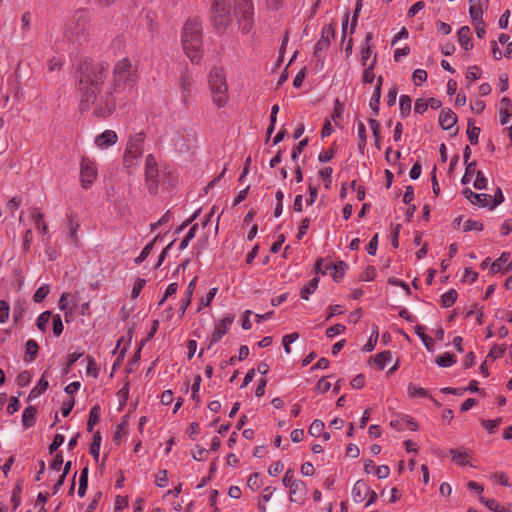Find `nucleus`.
Here are the masks:
<instances>
[{
	"mask_svg": "<svg viewBox=\"0 0 512 512\" xmlns=\"http://www.w3.org/2000/svg\"><path fill=\"white\" fill-rule=\"evenodd\" d=\"M106 72L107 67L104 64L86 66L79 77L81 110H88L93 106L94 113L99 117L109 116L114 111L117 100L132 96L138 79L136 66L129 59L122 58L115 63L111 85L103 92Z\"/></svg>",
	"mask_w": 512,
	"mask_h": 512,
	"instance_id": "1",
	"label": "nucleus"
},
{
	"mask_svg": "<svg viewBox=\"0 0 512 512\" xmlns=\"http://www.w3.org/2000/svg\"><path fill=\"white\" fill-rule=\"evenodd\" d=\"M202 22L198 18H189L181 34V43L184 53L192 61L197 63L202 55Z\"/></svg>",
	"mask_w": 512,
	"mask_h": 512,
	"instance_id": "2",
	"label": "nucleus"
},
{
	"mask_svg": "<svg viewBox=\"0 0 512 512\" xmlns=\"http://www.w3.org/2000/svg\"><path fill=\"white\" fill-rule=\"evenodd\" d=\"M208 84L213 103L218 107L225 106L229 96L224 71L220 68H213L208 76Z\"/></svg>",
	"mask_w": 512,
	"mask_h": 512,
	"instance_id": "3",
	"label": "nucleus"
},
{
	"mask_svg": "<svg viewBox=\"0 0 512 512\" xmlns=\"http://www.w3.org/2000/svg\"><path fill=\"white\" fill-rule=\"evenodd\" d=\"M144 137L141 133L131 136L123 155V167L128 173L139 166L143 153Z\"/></svg>",
	"mask_w": 512,
	"mask_h": 512,
	"instance_id": "4",
	"label": "nucleus"
},
{
	"mask_svg": "<svg viewBox=\"0 0 512 512\" xmlns=\"http://www.w3.org/2000/svg\"><path fill=\"white\" fill-rule=\"evenodd\" d=\"M230 0H214L212 8V22L219 31H224L231 23Z\"/></svg>",
	"mask_w": 512,
	"mask_h": 512,
	"instance_id": "5",
	"label": "nucleus"
},
{
	"mask_svg": "<svg viewBox=\"0 0 512 512\" xmlns=\"http://www.w3.org/2000/svg\"><path fill=\"white\" fill-rule=\"evenodd\" d=\"M98 176L97 165L94 160L82 157L80 162V183L83 189H89Z\"/></svg>",
	"mask_w": 512,
	"mask_h": 512,
	"instance_id": "6",
	"label": "nucleus"
},
{
	"mask_svg": "<svg viewBox=\"0 0 512 512\" xmlns=\"http://www.w3.org/2000/svg\"><path fill=\"white\" fill-rule=\"evenodd\" d=\"M172 142L179 152H187L196 144V133L192 129H181L172 137Z\"/></svg>",
	"mask_w": 512,
	"mask_h": 512,
	"instance_id": "7",
	"label": "nucleus"
},
{
	"mask_svg": "<svg viewBox=\"0 0 512 512\" xmlns=\"http://www.w3.org/2000/svg\"><path fill=\"white\" fill-rule=\"evenodd\" d=\"M235 11L240 16L241 29L248 32L251 29L254 14L251 0H239Z\"/></svg>",
	"mask_w": 512,
	"mask_h": 512,
	"instance_id": "8",
	"label": "nucleus"
},
{
	"mask_svg": "<svg viewBox=\"0 0 512 512\" xmlns=\"http://www.w3.org/2000/svg\"><path fill=\"white\" fill-rule=\"evenodd\" d=\"M158 165L155 157L149 154L145 160V180L150 192L155 193L158 186Z\"/></svg>",
	"mask_w": 512,
	"mask_h": 512,
	"instance_id": "9",
	"label": "nucleus"
},
{
	"mask_svg": "<svg viewBox=\"0 0 512 512\" xmlns=\"http://www.w3.org/2000/svg\"><path fill=\"white\" fill-rule=\"evenodd\" d=\"M333 37L334 28L332 25H325L321 31V38L316 42L314 47V55L316 57H320V54L328 49Z\"/></svg>",
	"mask_w": 512,
	"mask_h": 512,
	"instance_id": "10",
	"label": "nucleus"
},
{
	"mask_svg": "<svg viewBox=\"0 0 512 512\" xmlns=\"http://www.w3.org/2000/svg\"><path fill=\"white\" fill-rule=\"evenodd\" d=\"M234 321L233 315H226L222 320H220L216 326L215 330L211 337V344L219 341L229 330L231 324Z\"/></svg>",
	"mask_w": 512,
	"mask_h": 512,
	"instance_id": "11",
	"label": "nucleus"
},
{
	"mask_svg": "<svg viewBox=\"0 0 512 512\" xmlns=\"http://www.w3.org/2000/svg\"><path fill=\"white\" fill-rule=\"evenodd\" d=\"M118 140L117 133L113 130H105L95 137L94 143L98 148L104 149L116 144Z\"/></svg>",
	"mask_w": 512,
	"mask_h": 512,
	"instance_id": "12",
	"label": "nucleus"
},
{
	"mask_svg": "<svg viewBox=\"0 0 512 512\" xmlns=\"http://www.w3.org/2000/svg\"><path fill=\"white\" fill-rule=\"evenodd\" d=\"M290 489V501L298 504H303L306 498V485L302 480H297L292 484Z\"/></svg>",
	"mask_w": 512,
	"mask_h": 512,
	"instance_id": "13",
	"label": "nucleus"
},
{
	"mask_svg": "<svg viewBox=\"0 0 512 512\" xmlns=\"http://www.w3.org/2000/svg\"><path fill=\"white\" fill-rule=\"evenodd\" d=\"M369 493V485L363 480H358L352 488V499L355 503H362Z\"/></svg>",
	"mask_w": 512,
	"mask_h": 512,
	"instance_id": "14",
	"label": "nucleus"
},
{
	"mask_svg": "<svg viewBox=\"0 0 512 512\" xmlns=\"http://www.w3.org/2000/svg\"><path fill=\"white\" fill-rule=\"evenodd\" d=\"M463 194L472 204L482 207L489 206L492 199L491 195L478 194L469 188L464 189Z\"/></svg>",
	"mask_w": 512,
	"mask_h": 512,
	"instance_id": "15",
	"label": "nucleus"
},
{
	"mask_svg": "<svg viewBox=\"0 0 512 512\" xmlns=\"http://www.w3.org/2000/svg\"><path fill=\"white\" fill-rule=\"evenodd\" d=\"M193 78L188 72H183L179 79V88L182 94L183 102L187 103L188 98L191 95L193 87Z\"/></svg>",
	"mask_w": 512,
	"mask_h": 512,
	"instance_id": "16",
	"label": "nucleus"
},
{
	"mask_svg": "<svg viewBox=\"0 0 512 512\" xmlns=\"http://www.w3.org/2000/svg\"><path fill=\"white\" fill-rule=\"evenodd\" d=\"M512 269V260L509 253H502V255L491 264V272H507Z\"/></svg>",
	"mask_w": 512,
	"mask_h": 512,
	"instance_id": "17",
	"label": "nucleus"
},
{
	"mask_svg": "<svg viewBox=\"0 0 512 512\" xmlns=\"http://www.w3.org/2000/svg\"><path fill=\"white\" fill-rule=\"evenodd\" d=\"M457 122L456 114L449 108H445L440 112L439 124L444 130L451 129Z\"/></svg>",
	"mask_w": 512,
	"mask_h": 512,
	"instance_id": "18",
	"label": "nucleus"
},
{
	"mask_svg": "<svg viewBox=\"0 0 512 512\" xmlns=\"http://www.w3.org/2000/svg\"><path fill=\"white\" fill-rule=\"evenodd\" d=\"M483 0H470L469 13L473 22L483 21Z\"/></svg>",
	"mask_w": 512,
	"mask_h": 512,
	"instance_id": "19",
	"label": "nucleus"
},
{
	"mask_svg": "<svg viewBox=\"0 0 512 512\" xmlns=\"http://www.w3.org/2000/svg\"><path fill=\"white\" fill-rule=\"evenodd\" d=\"M346 269L347 264L343 261H339L337 263L329 262L326 264V270L331 271L330 274L336 281L344 276Z\"/></svg>",
	"mask_w": 512,
	"mask_h": 512,
	"instance_id": "20",
	"label": "nucleus"
},
{
	"mask_svg": "<svg viewBox=\"0 0 512 512\" xmlns=\"http://www.w3.org/2000/svg\"><path fill=\"white\" fill-rule=\"evenodd\" d=\"M458 42L459 44L465 49L470 50L473 47V44L471 42V31L468 26H462L458 32Z\"/></svg>",
	"mask_w": 512,
	"mask_h": 512,
	"instance_id": "21",
	"label": "nucleus"
},
{
	"mask_svg": "<svg viewBox=\"0 0 512 512\" xmlns=\"http://www.w3.org/2000/svg\"><path fill=\"white\" fill-rule=\"evenodd\" d=\"M449 454L452 461L457 465L464 466L469 463L470 454L466 450L450 449Z\"/></svg>",
	"mask_w": 512,
	"mask_h": 512,
	"instance_id": "22",
	"label": "nucleus"
},
{
	"mask_svg": "<svg viewBox=\"0 0 512 512\" xmlns=\"http://www.w3.org/2000/svg\"><path fill=\"white\" fill-rule=\"evenodd\" d=\"M77 300L75 297H72L69 293H63L59 300V308L62 311L72 310L76 307Z\"/></svg>",
	"mask_w": 512,
	"mask_h": 512,
	"instance_id": "23",
	"label": "nucleus"
},
{
	"mask_svg": "<svg viewBox=\"0 0 512 512\" xmlns=\"http://www.w3.org/2000/svg\"><path fill=\"white\" fill-rule=\"evenodd\" d=\"M37 410L33 406L27 407L22 414V424L25 428H30L34 425Z\"/></svg>",
	"mask_w": 512,
	"mask_h": 512,
	"instance_id": "24",
	"label": "nucleus"
},
{
	"mask_svg": "<svg viewBox=\"0 0 512 512\" xmlns=\"http://www.w3.org/2000/svg\"><path fill=\"white\" fill-rule=\"evenodd\" d=\"M32 219L35 223V226H36V229L43 233V234H46L47 231H48V226L44 223L43 219H44V214L39 210V209H34L33 212H32Z\"/></svg>",
	"mask_w": 512,
	"mask_h": 512,
	"instance_id": "25",
	"label": "nucleus"
},
{
	"mask_svg": "<svg viewBox=\"0 0 512 512\" xmlns=\"http://www.w3.org/2000/svg\"><path fill=\"white\" fill-rule=\"evenodd\" d=\"M376 61H377V58H376V55H374V57H373L372 61L369 63V65L364 66V72H363V76H362L364 83L370 84L376 78L375 73H374V66L376 64Z\"/></svg>",
	"mask_w": 512,
	"mask_h": 512,
	"instance_id": "26",
	"label": "nucleus"
},
{
	"mask_svg": "<svg viewBox=\"0 0 512 512\" xmlns=\"http://www.w3.org/2000/svg\"><path fill=\"white\" fill-rule=\"evenodd\" d=\"M392 360V354L390 351H383L378 353L374 358L373 362L378 367V369L382 370L385 368L388 362Z\"/></svg>",
	"mask_w": 512,
	"mask_h": 512,
	"instance_id": "27",
	"label": "nucleus"
},
{
	"mask_svg": "<svg viewBox=\"0 0 512 512\" xmlns=\"http://www.w3.org/2000/svg\"><path fill=\"white\" fill-rule=\"evenodd\" d=\"M370 129L372 130L373 136L375 138V147L380 150L381 149V136H380V130L381 125L379 121H377L374 118L369 119L368 121Z\"/></svg>",
	"mask_w": 512,
	"mask_h": 512,
	"instance_id": "28",
	"label": "nucleus"
},
{
	"mask_svg": "<svg viewBox=\"0 0 512 512\" xmlns=\"http://www.w3.org/2000/svg\"><path fill=\"white\" fill-rule=\"evenodd\" d=\"M318 283H319L318 277H314L313 279H311L309 281V283L302 288L301 293H300L301 297L305 300H308L310 295H312L315 292V290L317 289Z\"/></svg>",
	"mask_w": 512,
	"mask_h": 512,
	"instance_id": "29",
	"label": "nucleus"
},
{
	"mask_svg": "<svg viewBox=\"0 0 512 512\" xmlns=\"http://www.w3.org/2000/svg\"><path fill=\"white\" fill-rule=\"evenodd\" d=\"M38 352V344L35 340L30 339L26 342V355H25V361L32 362Z\"/></svg>",
	"mask_w": 512,
	"mask_h": 512,
	"instance_id": "30",
	"label": "nucleus"
},
{
	"mask_svg": "<svg viewBox=\"0 0 512 512\" xmlns=\"http://www.w3.org/2000/svg\"><path fill=\"white\" fill-rule=\"evenodd\" d=\"M370 40H371V34H368L365 38V45L364 47L362 48V51H361V61H362V65L363 66H368L369 63H368V60L369 58L371 57L372 55V49H371V46H370Z\"/></svg>",
	"mask_w": 512,
	"mask_h": 512,
	"instance_id": "31",
	"label": "nucleus"
},
{
	"mask_svg": "<svg viewBox=\"0 0 512 512\" xmlns=\"http://www.w3.org/2000/svg\"><path fill=\"white\" fill-rule=\"evenodd\" d=\"M457 291L450 289L441 296V304L443 307H451L457 300Z\"/></svg>",
	"mask_w": 512,
	"mask_h": 512,
	"instance_id": "32",
	"label": "nucleus"
},
{
	"mask_svg": "<svg viewBox=\"0 0 512 512\" xmlns=\"http://www.w3.org/2000/svg\"><path fill=\"white\" fill-rule=\"evenodd\" d=\"M399 108L402 117H407L411 111V98L408 95H401L399 98Z\"/></svg>",
	"mask_w": 512,
	"mask_h": 512,
	"instance_id": "33",
	"label": "nucleus"
},
{
	"mask_svg": "<svg viewBox=\"0 0 512 512\" xmlns=\"http://www.w3.org/2000/svg\"><path fill=\"white\" fill-rule=\"evenodd\" d=\"M100 446H101V435L99 432H96L93 436V441L90 445L89 452L93 456V458L97 461L100 454Z\"/></svg>",
	"mask_w": 512,
	"mask_h": 512,
	"instance_id": "34",
	"label": "nucleus"
},
{
	"mask_svg": "<svg viewBox=\"0 0 512 512\" xmlns=\"http://www.w3.org/2000/svg\"><path fill=\"white\" fill-rule=\"evenodd\" d=\"M357 134H358V138H359L358 148L361 152H363V150L366 147V143H367V133H366L365 125L361 121L358 123V126H357Z\"/></svg>",
	"mask_w": 512,
	"mask_h": 512,
	"instance_id": "35",
	"label": "nucleus"
},
{
	"mask_svg": "<svg viewBox=\"0 0 512 512\" xmlns=\"http://www.w3.org/2000/svg\"><path fill=\"white\" fill-rule=\"evenodd\" d=\"M424 327L421 326V325H417L415 327V332L416 334L421 338L423 344L425 345V347L427 348V350L431 351L432 348H433V339L429 336H427L425 333H424Z\"/></svg>",
	"mask_w": 512,
	"mask_h": 512,
	"instance_id": "36",
	"label": "nucleus"
},
{
	"mask_svg": "<svg viewBox=\"0 0 512 512\" xmlns=\"http://www.w3.org/2000/svg\"><path fill=\"white\" fill-rule=\"evenodd\" d=\"M100 419V407L98 405L91 408L89 412V419H88V430L92 431L93 427L96 423H98Z\"/></svg>",
	"mask_w": 512,
	"mask_h": 512,
	"instance_id": "37",
	"label": "nucleus"
},
{
	"mask_svg": "<svg viewBox=\"0 0 512 512\" xmlns=\"http://www.w3.org/2000/svg\"><path fill=\"white\" fill-rule=\"evenodd\" d=\"M380 98L381 92L379 91V87H375L374 93L369 101V106L373 110L375 116L379 113Z\"/></svg>",
	"mask_w": 512,
	"mask_h": 512,
	"instance_id": "38",
	"label": "nucleus"
},
{
	"mask_svg": "<svg viewBox=\"0 0 512 512\" xmlns=\"http://www.w3.org/2000/svg\"><path fill=\"white\" fill-rule=\"evenodd\" d=\"M456 362V359L455 357L446 352L444 353L442 356H439L437 359H436V363L441 366V367H450L452 366L454 363Z\"/></svg>",
	"mask_w": 512,
	"mask_h": 512,
	"instance_id": "39",
	"label": "nucleus"
},
{
	"mask_svg": "<svg viewBox=\"0 0 512 512\" xmlns=\"http://www.w3.org/2000/svg\"><path fill=\"white\" fill-rule=\"evenodd\" d=\"M48 385H49L48 381L44 379V375H43L41 377L38 385L31 390L29 397L30 398L38 397L39 395H41L47 389Z\"/></svg>",
	"mask_w": 512,
	"mask_h": 512,
	"instance_id": "40",
	"label": "nucleus"
},
{
	"mask_svg": "<svg viewBox=\"0 0 512 512\" xmlns=\"http://www.w3.org/2000/svg\"><path fill=\"white\" fill-rule=\"evenodd\" d=\"M324 422L322 420H314L312 424L309 427V434L313 437H318L321 435L323 429H324Z\"/></svg>",
	"mask_w": 512,
	"mask_h": 512,
	"instance_id": "41",
	"label": "nucleus"
},
{
	"mask_svg": "<svg viewBox=\"0 0 512 512\" xmlns=\"http://www.w3.org/2000/svg\"><path fill=\"white\" fill-rule=\"evenodd\" d=\"M52 317H53V315L49 311H45V312L41 313L37 319L38 329L41 331H45L47 328V325Z\"/></svg>",
	"mask_w": 512,
	"mask_h": 512,
	"instance_id": "42",
	"label": "nucleus"
},
{
	"mask_svg": "<svg viewBox=\"0 0 512 512\" xmlns=\"http://www.w3.org/2000/svg\"><path fill=\"white\" fill-rule=\"evenodd\" d=\"M157 240V237L151 241L150 243H148L144 248L143 250L141 251V253L139 254V256L135 259V262L137 264H140L142 263L147 257L148 255L151 253L152 249H153V246L155 244Z\"/></svg>",
	"mask_w": 512,
	"mask_h": 512,
	"instance_id": "43",
	"label": "nucleus"
},
{
	"mask_svg": "<svg viewBox=\"0 0 512 512\" xmlns=\"http://www.w3.org/2000/svg\"><path fill=\"white\" fill-rule=\"evenodd\" d=\"M50 289L48 285H43L37 289L35 292L33 299L35 302L40 303L42 302L46 296L49 294Z\"/></svg>",
	"mask_w": 512,
	"mask_h": 512,
	"instance_id": "44",
	"label": "nucleus"
},
{
	"mask_svg": "<svg viewBox=\"0 0 512 512\" xmlns=\"http://www.w3.org/2000/svg\"><path fill=\"white\" fill-rule=\"evenodd\" d=\"M298 337H299L298 333L287 334L283 337L282 343H283L284 350L287 354H290V352H291L290 344L293 343L294 341H296L298 339Z\"/></svg>",
	"mask_w": 512,
	"mask_h": 512,
	"instance_id": "45",
	"label": "nucleus"
},
{
	"mask_svg": "<svg viewBox=\"0 0 512 512\" xmlns=\"http://www.w3.org/2000/svg\"><path fill=\"white\" fill-rule=\"evenodd\" d=\"M412 78L415 85H421L427 79V72L423 69H416L413 72Z\"/></svg>",
	"mask_w": 512,
	"mask_h": 512,
	"instance_id": "46",
	"label": "nucleus"
},
{
	"mask_svg": "<svg viewBox=\"0 0 512 512\" xmlns=\"http://www.w3.org/2000/svg\"><path fill=\"white\" fill-rule=\"evenodd\" d=\"M480 134V128L471 126V123L469 122V126L467 129V135L471 142V144H476L478 142V137Z\"/></svg>",
	"mask_w": 512,
	"mask_h": 512,
	"instance_id": "47",
	"label": "nucleus"
},
{
	"mask_svg": "<svg viewBox=\"0 0 512 512\" xmlns=\"http://www.w3.org/2000/svg\"><path fill=\"white\" fill-rule=\"evenodd\" d=\"M474 187L478 190L486 189L487 186V179L483 175L481 171L476 172V179L473 183Z\"/></svg>",
	"mask_w": 512,
	"mask_h": 512,
	"instance_id": "48",
	"label": "nucleus"
},
{
	"mask_svg": "<svg viewBox=\"0 0 512 512\" xmlns=\"http://www.w3.org/2000/svg\"><path fill=\"white\" fill-rule=\"evenodd\" d=\"M505 351H506V346L505 345L493 346L492 349L490 350L489 354H488V357L493 358V359H497V358L503 357L504 354H505Z\"/></svg>",
	"mask_w": 512,
	"mask_h": 512,
	"instance_id": "49",
	"label": "nucleus"
},
{
	"mask_svg": "<svg viewBox=\"0 0 512 512\" xmlns=\"http://www.w3.org/2000/svg\"><path fill=\"white\" fill-rule=\"evenodd\" d=\"M408 393L411 397H426L427 396V391L422 388V387H418V386H415L413 384H410L409 387H408Z\"/></svg>",
	"mask_w": 512,
	"mask_h": 512,
	"instance_id": "50",
	"label": "nucleus"
},
{
	"mask_svg": "<svg viewBox=\"0 0 512 512\" xmlns=\"http://www.w3.org/2000/svg\"><path fill=\"white\" fill-rule=\"evenodd\" d=\"M146 284V280L145 279H137L133 285V289H132V292H131V297L133 299L137 298L139 296V294L141 293L142 289L144 288Z\"/></svg>",
	"mask_w": 512,
	"mask_h": 512,
	"instance_id": "51",
	"label": "nucleus"
},
{
	"mask_svg": "<svg viewBox=\"0 0 512 512\" xmlns=\"http://www.w3.org/2000/svg\"><path fill=\"white\" fill-rule=\"evenodd\" d=\"M482 229L483 225L479 221L469 219L464 223V231H481Z\"/></svg>",
	"mask_w": 512,
	"mask_h": 512,
	"instance_id": "52",
	"label": "nucleus"
},
{
	"mask_svg": "<svg viewBox=\"0 0 512 512\" xmlns=\"http://www.w3.org/2000/svg\"><path fill=\"white\" fill-rule=\"evenodd\" d=\"M53 332L55 336H59L63 332V323L59 314L53 315Z\"/></svg>",
	"mask_w": 512,
	"mask_h": 512,
	"instance_id": "53",
	"label": "nucleus"
},
{
	"mask_svg": "<svg viewBox=\"0 0 512 512\" xmlns=\"http://www.w3.org/2000/svg\"><path fill=\"white\" fill-rule=\"evenodd\" d=\"M474 173H476V164L475 162H471L467 164L465 174L462 178L463 183H469L471 181V178L473 177Z\"/></svg>",
	"mask_w": 512,
	"mask_h": 512,
	"instance_id": "54",
	"label": "nucleus"
},
{
	"mask_svg": "<svg viewBox=\"0 0 512 512\" xmlns=\"http://www.w3.org/2000/svg\"><path fill=\"white\" fill-rule=\"evenodd\" d=\"M83 355V352H74L72 354H70L67 358V362H66V367L64 369V373H68L71 369V367L74 365V363L79 360Z\"/></svg>",
	"mask_w": 512,
	"mask_h": 512,
	"instance_id": "55",
	"label": "nucleus"
},
{
	"mask_svg": "<svg viewBox=\"0 0 512 512\" xmlns=\"http://www.w3.org/2000/svg\"><path fill=\"white\" fill-rule=\"evenodd\" d=\"M248 486L253 489L257 490L261 486V478L259 473H253L248 478Z\"/></svg>",
	"mask_w": 512,
	"mask_h": 512,
	"instance_id": "56",
	"label": "nucleus"
},
{
	"mask_svg": "<svg viewBox=\"0 0 512 512\" xmlns=\"http://www.w3.org/2000/svg\"><path fill=\"white\" fill-rule=\"evenodd\" d=\"M65 441V437L62 434H56L53 442L49 446L50 454H53Z\"/></svg>",
	"mask_w": 512,
	"mask_h": 512,
	"instance_id": "57",
	"label": "nucleus"
},
{
	"mask_svg": "<svg viewBox=\"0 0 512 512\" xmlns=\"http://www.w3.org/2000/svg\"><path fill=\"white\" fill-rule=\"evenodd\" d=\"M345 329H346V327L344 325L336 324L334 326L327 328L326 335H327V337L332 338L338 334L343 333L345 331Z\"/></svg>",
	"mask_w": 512,
	"mask_h": 512,
	"instance_id": "58",
	"label": "nucleus"
},
{
	"mask_svg": "<svg viewBox=\"0 0 512 512\" xmlns=\"http://www.w3.org/2000/svg\"><path fill=\"white\" fill-rule=\"evenodd\" d=\"M297 480L298 479H294V471L292 469H288L282 479V483L285 487L290 488Z\"/></svg>",
	"mask_w": 512,
	"mask_h": 512,
	"instance_id": "59",
	"label": "nucleus"
},
{
	"mask_svg": "<svg viewBox=\"0 0 512 512\" xmlns=\"http://www.w3.org/2000/svg\"><path fill=\"white\" fill-rule=\"evenodd\" d=\"M207 455H208V451L202 447H197L195 450L192 451V457L196 461L206 460Z\"/></svg>",
	"mask_w": 512,
	"mask_h": 512,
	"instance_id": "60",
	"label": "nucleus"
},
{
	"mask_svg": "<svg viewBox=\"0 0 512 512\" xmlns=\"http://www.w3.org/2000/svg\"><path fill=\"white\" fill-rule=\"evenodd\" d=\"M332 172L333 169L331 167H325L319 172L320 177L326 182V187H329L332 182Z\"/></svg>",
	"mask_w": 512,
	"mask_h": 512,
	"instance_id": "61",
	"label": "nucleus"
},
{
	"mask_svg": "<svg viewBox=\"0 0 512 512\" xmlns=\"http://www.w3.org/2000/svg\"><path fill=\"white\" fill-rule=\"evenodd\" d=\"M157 486L159 487H165L168 484V476L166 470H161L156 474V480H155Z\"/></svg>",
	"mask_w": 512,
	"mask_h": 512,
	"instance_id": "62",
	"label": "nucleus"
},
{
	"mask_svg": "<svg viewBox=\"0 0 512 512\" xmlns=\"http://www.w3.org/2000/svg\"><path fill=\"white\" fill-rule=\"evenodd\" d=\"M502 422L501 418L495 420H483L482 424L484 428L489 432L493 433L495 428Z\"/></svg>",
	"mask_w": 512,
	"mask_h": 512,
	"instance_id": "63",
	"label": "nucleus"
},
{
	"mask_svg": "<svg viewBox=\"0 0 512 512\" xmlns=\"http://www.w3.org/2000/svg\"><path fill=\"white\" fill-rule=\"evenodd\" d=\"M428 108V102L423 99V98H419L416 100L415 102V105H414V111L416 113H419V114H423Z\"/></svg>",
	"mask_w": 512,
	"mask_h": 512,
	"instance_id": "64",
	"label": "nucleus"
}]
</instances>
